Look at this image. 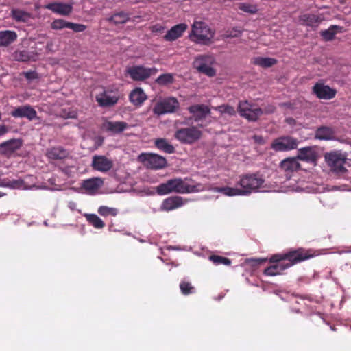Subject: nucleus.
<instances>
[{"instance_id":"1","label":"nucleus","mask_w":351,"mask_h":351,"mask_svg":"<svg viewBox=\"0 0 351 351\" xmlns=\"http://www.w3.org/2000/svg\"><path fill=\"white\" fill-rule=\"evenodd\" d=\"M214 191L227 196H246L253 193L299 191L297 189H283L277 185L267 184L263 175L258 173H245L240 176L235 187H215Z\"/></svg>"},{"instance_id":"2","label":"nucleus","mask_w":351,"mask_h":351,"mask_svg":"<svg viewBox=\"0 0 351 351\" xmlns=\"http://www.w3.org/2000/svg\"><path fill=\"white\" fill-rule=\"evenodd\" d=\"M304 250L299 249L290 251L287 253L277 254L270 258V262L274 264L264 270L266 276H274L280 275L282 272L293 265L312 257Z\"/></svg>"},{"instance_id":"3","label":"nucleus","mask_w":351,"mask_h":351,"mask_svg":"<svg viewBox=\"0 0 351 351\" xmlns=\"http://www.w3.org/2000/svg\"><path fill=\"white\" fill-rule=\"evenodd\" d=\"M206 186L201 183L188 182L181 178H175L160 184L156 187V192L160 195L169 193H198L206 190Z\"/></svg>"},{"instance_id":"4","label":"nucleus","mask_w":351,"mask_h":351,"mask_svg":"<svg viewBox=\"0 0 351 351\" xmlns=\"http://www.w3.org/2000/svg\"><path fill=\"white\" fill-rule=\"evenodd\" d=\"M189 37L191 41L195 43L208 45L214 37V32L205 23L194 21Z\"/></svg>"},{"instance_id":"5","label":"nucleus","mask_w":351,"mask_h":351,"mask_svg":"<svg viewBox=\"0 0 351 351\" xmlns=\"http://www.w3.org/2000/svg\"><path fill=\"white\" fill-rule=\"evenodd\" d=\"M325 160L331 170L337 173H343L346 171L344 165L346 162V156L341 152L335 151L325 154Z\"/></svg>"},{"instance_id":"6","label":"nucleus","mask_w":351,"mask_h":351,"mask_svg":"<svg viewBox=\"0 0 351 351\" xmlns=\"http://www.w3.org/2000/svg\"><path fill=\"white\" fill-rule=\"evenodd\" d=\"M157 72L158 69L155 67L148 68L143 65H132L125 69V73L134 81H143Z\"/></svg>"},{"instance_id":"7","label":"nucleus","mask_w":351,"mask_h":351,"mask_svg":"<svg viewBox=\"0 0 351 351\" xmlns=\"http://www.w3.org/2000/svg\"><path fill=\"white\" fill-rule=\"evenodd\" d=\"M175 138L182 143L192 144L202 136V132L195 126L178 129L175 133Z\"/></svg>"},{"instance_id":"8","label":"nucleus","mask_w":351,"mask_h":351,"mask_svg":"<svg viewBox=\"0 0 351 351\" xmlns=\"http://www.w3.org/2000/svg\"><path fill=\"white\" fill-rule=\"evenodd\" d=\"M179 102L176 98L169 97L160 99L153 108L154 114L160 116L174 112L179 108Z\"/></svg>"},{"instance_id":"9","label":"nucleus","mask_w":351,"mask_h":351,"mask_svg":"<svg viewBox=\"0 0 351 351\" xmlns=\"http://www.w3.org/2000/svg\"><path fill=\"white\" fill-rule=\"evenodd\" d=\"M238 111L241 117L251 121H256L263 114L262 108L249 103L247 101H242L239 103Z\"/></svg>"},{"instance_id":"10","label":"nucleus","mask_w":351,"mask_h":351,"mask_svg":"<svg viewBox=\"0 0 351 351\" xmlns=\"http://www.w3.org/2000/svg\"><path fill=\"white\" fill-rule=\"evenodd\" d=\"M215 58L212 56H199L194 61V66L200 73H204L209 77L215 75V71L212 67Z\"/></svg>"},{"instance_id":"11","label":"nucleus","mask_w":351,"mask_h":351,"mask_svg":"<svg viewBox=\"0 0 351 351\" xmlns=\"http://www.w3.org/2000/svg\"><path fill=\"white\" fill-rule=\"evenodd\" d=\"M139 159L145 166L152 169H160L167 165L166 159L156 154H142Z\"/></svg>"},{"instance_id":"12","label":"nucleus","mask_w":351,"mask_h":351,"mask_svg":"<svg viewBox=\"0 0 351 351\" xmlns=\"http://www.w3.org/2000/svg\"><path fill=\"white\" fill-rule=\"evenodd\" d=\"M95 99L99 106L103 108L110 107L117 103L119 95L116 91L104 90L102 93L97 94Z\"/></svg>"},{"instance_id":"13","label":"nucleus","mask_w":351,"mask_h":351,"mask_svg":"<svg viewBox=\"0 0 351 351\" xmlns=\"http://www.w3.org/2000/svg\"><path fill=\"white\" fill-rule=\"evenodd\" d=\"M11 115L15 118H25L29 121L40 120L36 110L28 104L16 107L11 112Z\"/></svg>"},{"instance_id":"14","label":"nucleus","mask_w":351,"mask_h":351,"mask_svg":"<svg viewBox=\"0 0 351 351\" xmlns=\"http://www.w3.org/2000/svg\"><path fill=\"white\" fill-rule=\"evenodd\" d=\"M298 146V141L290 136H284L275 140L271 147L276 152H286L294 149Z\"/></svg>"},{"instance_id":"15","label":"nucleus","mask_w":351,"mask_h":351,"mask_svg":"<svg viewBox=\"0 0 351 351\" xmlns=\"http://www.w3.org/2000/svg\"><path fill=\"white\" fill-rule=\"evenodd\" d=\"M313 93L321 99L328 100L334 98L336 95V90L330 88L323 83H317L313 87Z\"/></svg>"},{"instance_id":"16","label":"nucleus","mask_w":351,"mask_h":351,"mask_svg":"<svg viewBox=\"0 0 351 351\" xmlns=\"http://www.w3.org/2000/svg\"><path fill=\"white\" fill-rule=\"evenodd\" d=\"M112 160L104 156L97 155L93 157L92 167L98 171L107 172L112 169Z\"/></svg>"},{"instance_id":"17","label":"nucleus","mask_w":351,"mask_h":351,"mask_svg":"<svg viewBox=\"0 0 351 351\" xmlns=\"http://www.w3.org/2000/svg\"><path fill=\"white\" fill-rule=\"evenodd\" d=\"M103 184L104 181L101 178H92L84 180L82 184V187L86 193L88 195H95L98 192Z\"/></svg>"},{"instance_id":"18","label":"nucleus","mask_w":351,"mask_h":351,"mask_svg":"<svg viewBox=\"0 0 351 351\" xmlns=\"http://www.w3.org/2000/svg\"><path fill=\"white\" fill-rule=\"evenodd\" d=\"M298 160L314 164L317 158L316 149L313 147H306L298 150L297 156Z\"/></svg>"},{"instance_id":"19","label":"nucleus","mask_w":351,"mask_h":351,"mask_svg":"<svg viewBox=\"0 0 351 351\" xmlns=\"http://www.w3.org/2000/svg\"><path fill=\"white\" fill-rule=\"evenodd\" d=\"M323 18L319 15H316L311 13H304L299 16V23L300 25L310 27L311 28H316L319 23L322 21Z\"/></svg>"},{"instance_id":"20","label":"nucleus","mask_w":351,"mask_h":351,"mask_svg":"<svg viewBox=\"0 0 351 351\" xmlns=\"http://www.w3.org/2000/svg\"><path fill=\"white\" fill-rule=\"evenodd\" d=\"M45 8L62 16L69 15L73 10L71 4L57 2L47 4Z\"/></svg>"},{"instance_id":"21","label":"nucleus","mask_w":351,"mask_h":351,"mask_svg":"<svg viewBox=\"0 0 351 351\" xmlns=\"http://www.w3.org/2000/svg\"><path fill=\"white\" fill-rule=\"evenodd\" d=\"M189 112L193 115L195 121H197L206 117L210 110L208 106L204 104H195L188 108Z\"/></svg>"},{"instance_id":"22","label":"nucleus","mask_w":351,"mask_h":351,"mask_svg":"<svg viewBox=\"0 0 351 351\" xmlns=\"http://www.w3.org/2000/svg\"><path fill=\"white\" fill-rule=\"evenodd\" d=\"M184 204V201L182 197L180 196H173L163 200L160 206V210L164 211H170L180 208Z\"/></svg>"},{"instance_id":"23","label":"nucleus","mask_w":351,"mask_h":351,"mask_svg":"<svg viewBox=\"0 0 351 351\" xmlns=\"http://www.w3.org/2000/svg\"><path fill=\"white\" fill-rule=\"evenodd\" d=\"M187 28L188 25L186 23H180L174 25L167 31L164 36V39L167 41H174L181 37Z\"/></svg>"},{"instance_id":"24","label":"nucleus","mask_w":351,"mask_h":351,"mask_svg":"<svg viewBox=\"0 0 351 351\" xmlns=\"http://www.w3.org/2000/svg\"><path fill=\"white\" fill-rule=\"evenodd\" d=\"M128 127V124L124 121H105L102 125V129L104 131L112 134H118Z\"/></svg>"},{"instance_id":"25","label":"nucleus","mask_w":351,"mask_h":351,"mask_svg":"<svg viewBox=\"0 0 351 351\" xmlns=\"http://www.w3.org/2000/svg\"><path fill=\"white\" fill-rule=\"evenodd\" d=\"M69 154V151L62 146L50 147L46 152V156L52 160H62L66 158Z\"/></svg>"},{"instance_id":"26","label":"nucleus","mask_w":351,"mask_h":351,"mask_svg":"<svg viewBox=\"0 0 351 351\" xmlns=\"http://www.w3.org/2000/svg\"><path fill=\"white\" fill-rule=\"evenodd\" d=\"M22 146L21 139H11L0 144V149L6 154L13 153Z\"/></svg>"},{"instance_id":"27","label":"nucleus","mask_w":351,"mask_h":351,"mask_svg":"<svg viewBox=\"0 0 351 351\" xmlns=\"http://www.w3.org/2000/svg\"><path fill=\"white\" fill-rule=\"evenodd\" d=\"M17 34L14 31H0V47H5L13 43L17 39Z\"/></svg>"},{"instance_id":"28","label":"nucleus","mask_w":351,"mask_h":351,"mask_svg":"<svg viewBox=\"0 0 351 351\" xmlns=\"http://www.w3.org/2000/svg\"><path fill=\"white\" fill-rule=\"evenodd\" d=\"M129 98L132 104L140 106L147 99V95L141 88H136L130 93Z\"/></svg>"},{"instance_id":"29","label":"nucleus","mask_w":351,"mask_h":351,"mask_svg":"<svg viewBox=\"0 0 351 351\" xmlns=\"http://www.w3.org/2000/svg\"><path fill=\"white\" fill-rule=\"evenodd\" d=\"M280 168L287 173L297 171L300 168V163L297 158H287L280 163ZM287 176L288 174L286 175Z\"/></svg>"},{"instance_id":"30","label":"nucleus","mask_w":351,"mask_h":351,"mask_svg":"<svg viewBox=\"0 0 351 351\" xmlns=\"http://www.w3.org/2000/svg\"><path fill=\"white\" fill-rule=\"evenodd\" d=\"M13 58L16 61L27 62L29 60L35 61L37 58V54L34 51L27 50L16 51L12 54Z\"/></svg>"},{"instance_id":"31","label":"nucleus","mask_w":351,"mask_h":351,"mask_svg":"<svg viewBox=\"0 0 351 351\" xmlns=\"http://www.w3.org/2000/svg\"><path fill=\"white\" fill-rule=\"evenodd\" d=\"M12 18L17 22L27 23L31 19V14L19 9H13L11 11Z\"/></svg>"},{"instance_id":"32","label":"nucleus","mask_w":351,"mask_h":351,"mask_svg":"<svg viewBox=\"0 0 351 351\" xmlns=\"http://www.w3.org/2000/svg\"><path fill=\"white\" fill-rule=\"evenodd\" d=\"M24 182H23V178H17V179H5L3 180L2 186L10 188L11 189H19L24 190Z\"/></svg>"},{"instance_id":"33","label":"nucleus","mask_w":351,"mask_h":351,"mask_svg":"<svg viewBox=\"0 0 351 351\" xmlns=\"http://www.w3.org/2000/svg\"><path fill=\"white\" fill-rule=\"evenodd\" d=\"M36 178L32 175H27L23 178L24 182V190L30 189H47L45 186H37L36 185Z\"/></svg>"},{"instance_id":"34","label":"nucleus","mask_w":351,"mask_h":351,"mask_svg":"<svg viewBox=\"0 0 351 351\" xmlns=\"http://www.w3.org/2000/svg\"><path fill=\"white\" fill-rule=\"evenodd\" d=\"M155 145L159 149L167 154H172L175 152L174 147L165 138H158L155 141Z\"/></svg>"},{"instance_id":"35","label":"nucleus","mask_w":351,"mask_h":351,"mask_svg":"<svg viewBox=\"0 0 351 351\" xmlns=\"http://www.w3.org/2000/svg\"><path fill=\"white\" fill-rule=\"evenodd\" d=\"M315 137L320 140H329L333 137V131L329 127H321L315 132Z\"/></svg>"},{"instance_id":"36","label":"nucleus","mask_w":351,"mask_h":351,"mask_svg":"<svg viewBox=\"0 0 351 351\" xmlns=\"http://www.w3.org/2000/svg\"><path fill=\"white\" fill-rule=\"evenodd\" d=\"M253 62L254 64L261 67L269 68L275 64L276 60L271 58L256 57L253 59Z\"/></svg>"},{"instance_id":"37","label":"nucleus","mask_w":351,"mask_h":351,"mask_svg":"<svg viewBox=\"0 0 351 351\" xmlns=\"http://www.w3.org/2000/svg\"><path fill=\"white\" fill-rule=\"evenodd\" d=\"M84 217L88 222L95 228L101 229L105 226L104 221L95 214H85Z\"/></svg>"},{"instance_id":"38","label":"nucleus","mask_w":351,"mask_h":351,"mask_svg":"<svg viewBox=\"0 0 351 351\" xmlns=\"http://www.w3.org/2000/svg\"><path fill=\"white\" fill-rule=\"evenodd\" d=\"M342 27L337 25H332L328 29L322 31L321 33L322 36L326 40H331L335 37L337 32H341Z\"/></svg>"},{"instance_id":"39","label":"nucleus","mask_w":351,"mask_h":351,"mask_svg":"<svg viewBox=\"0 0 351 351\" xmlns=\"http://www.w3.org/2000/svg\"><path fill=\"white\" fill-rule=\"evenodd\" d=\"M129 19L130 17L128 14L120 12L112 15L108 19V20L114 24H123L126 23Z\"/></svg>"},{"instance_id":"40","label":"nucleus","mask_w":351,"mask_h":351,"mask_svg":"<svg viewBox=\"0 0 351 351\" xmlns=\"http://www.w3.org/2000/svg\"><path fill=\"white\" fill-rule=\"evenodd\" d=\"M173 81L174 75L172 73L162 74L156 80V82L162 86H166L172 84Z\"/></svg>"},{"instance_id":"41","label":"nucleus","mask_w":351,"mask_h":351,"mask_svg":"<svg viewBox=\"0 0 351 351\" xmlns=\"http://www.w3.org/2000/svg\"><path fill=\"white\" fill-rule=\"evenodd\" d=\"M98 213L103 217H107L109 215L115 217L118 214V209L106 206H101L98 208Z\"/></svg>"},{"instance_id":"42","label":"nucleus","mask_w":351,"mask_h":351,"mask_svg":"<svg viewBox=\"0 0 351 351\" xmlns=\"http://www.w3.org/2000/svg\"><path fill=\"white\" fill-rule=\"evenodd\" d=\"M214 109L218 111L221 114H227L228 116H234L236 114L234 108L229 105H221L215 107Z\"/></svg>"},{"instance_id":"43","label":"nucleus","mask_w":351,"mask_h":351,"mask_svg":"<svg viewBox=\"0 0 351 351\" xmlns=\"http://www.w3.org/2000/svg\"><path fill=\"white\" fill-rule=\"evenodd\" d=\"M69 22L64 19H56L51 23V27L55 30H60L64 28H69Z\"/></svg>"},{"instance_id":"44","label":"nucleus","mask_w":351,"mask_h":351,"mask_svg":"<svg viewBox=\"0 0 351 351\" xmlns=\"http://www.w3.org/2000/svg\"><path fill=\"white\" fill-rule=\"evenodd\" d=\"M209 260L217 265L221 264L229 265L231 263V261L229 258L217 255H212L209 256Z\"/></svg>"},{"instance_id":"45","label":"nucleus","mask_w":351,"mask_h":351,"mask_svg":"<svg viewBox=\"0 0 351 351\" xmlns=\"http://www.w3.org/2000/svg\"><path fill=\"white\" fill-rule=\"evenodd\" d=\"M239 8L247 13L249 14H255L258 11L257 6L256 5L247 3H241L239 5Z\"/></svg>"},{"instance_id":"46","label":"nucleus","mask_w":351,"mask_h":351,"mask_svg":"<svg viewBox=\"0 0 351 351\" xmlns=\"http://www.w3.org/2000/svg\"><path fill=\"white\" fill-rule=\"evenodd\" d=\"M180 288L184 295L193 293L195 288L188 282L182 281L180 284Z\"/></svg>"},{"instance_id":"47","label":"nucleus","mask_w":351,"mask_h":351,"mask_svg":"<svg viewBox=\"0 0 351 351\" xmlns=\"http://www.w3.org/2000/svg\"><path fill=\"white\" fill-rule=\"evenodd\" d=\"M69 29H72L75 32H82L86 29V26L83 24L69 22Z\"/></svg>"},{"instance_id":"48","label":"nucleus","mask_w":351,"mask_h":351,"mask_svg":"<svg viewBox=\"0 0 351 351\" xmlns=\"http://www.w3.org/2000/svg\"><path fill=\"white\" fill-rule=\"evenodd\" d=\"M60 115L64 119H74L77 117V112L73 110L64 109Z\"/></svg>"},{"instance_id":"49","label":"nucleus","mask_w":351,"mask_h":351,"mask_svg":"<svg viewBox=\"0 0 351 351\" xmlns=\"http://www.w3.org/2000/svg\"><path fill=\"white\" fill-rule=\"evenodd\" d=\"M308 192L313 193H322L324 191V186L322 185H317L315 186H307L306 187Z\"/></svg>"},{"instance_id":"50","label":"nucleus","mask_w":351,"mask_h":351,"mask_svg":"<svg viewBox=\"0 0 351 351\" xmlns=\"http://www.w3.org/2000/svg\"><path fill=\"white\" fill-rule=\"evenodd\" d=\"M24 76L29 80L38 78V73L34 71H29L24 73Z\"/></svg>"},{"instance_id":"51","label":"nucleus","mask_w":351,"mask_h":351,"mask_svg":"<svg viewBox=\"0 0 351 351\" xmlns=\"http://www.w3.org/2000/svg\"><path fill=\"white\" fill-rule=\"evenodd\" d=\"M262 110H263V114H267L273 113L275 111L276 108L273 105H269Z\"/></svg>"},{"instance_id":"52","label":"nucleus","mask_w":351,"mask_h":351,"mask_svg":"<svg viewBox=\"0 0 351 351\" xmlns=\"http://www.w3.org/2000/svg\"><path fill=\"white\" fill-rule=\"evenodd\" d=\"M252 138L255 143H256L259 145H263L265 143V141L261 136L254 135V136H253Z\"/></svg>"},{"instance_id":"53","label":"nucleus","mask_w":351,"mask_h":351,"mask_svg":"<svg viewBox=\"0 0 351 351\" xmlns=\"http://www.w3.org/2000/svg\"><path fill=\"white\" fill-rule=\"evenodd\" d=\"M165 27L160 25H156L152 27V32H160L163 31Z\"/></svg>"},{"instance_id":"54","label":"nucleus","mask_w":351,"mask_h":351,"mask_svg":"<svg viewBox=\"0 0 351 351\" xmlns=\"http://www.w3.org/2000/svg\"><path fill=\"white\" fill-rule=\"evenodd\" d=\"M8 128L5 125H0V136L8 132Z\"/></svg>"},{"instance_id":"55","label":"nucleus","mask_w":351,"mask_h":351,"mask_svg":"<svg viewBox=\"0 0 351 351\" xmlns=\"http://www.w3.org/2000/svg\"><path fill=\"white\" fill-rule=\"evenodd\" d=\"M68 206L71 210H77V204L74 202H69L68 203Z\"/></svg>"},{"instance_id":"56","label":"nucleus","mask_w":351,"mask_h":351,"mask_svg":"<svg viewBox=\"0 0 351 351\" xmlns=\"http://www.w3.org/2000/svg\"><path fill=\"white\" fill-rule=\"evenodd\" d=\"M286 122L290 125H293L295 123V120L293 118H287Z\"/></svg>"},{"instance_id":"57","label":"nucleus","mask_w":351,"mask_h":351,"mask_svg":"<svg viewBox=\"0 0 351 351\" xmlns=\"http://www.w3.org/2000/svg\"><path fill=\"white\" fill-rule=\"evenodd\" d=\"M234 32H235V33L234 34H232V33H231L232 36H237L238 35H240L241 33V30H239V29H235Z\"/></svg>"},{"instance_id":"58","label":"nucleus","mask_w":351,"mask_h":351,"mask_svg":"<svg viewBox=\"0 0 351 351\" xmlns=\"http://www.w3.org/2000/svg\"><path fill=\"white\" fill-rule=\"evenodd\" d=\"M252 261L255 262L257 264H260V263H263V260H261V259H253Z\"/></svg>"},{"instance_id":"59","label":"nucleus","mask_w":351,"mask_h":351,"mask_svg":"<svg viewBox=\"0 0 351 351\" xmlns=\"http://www.w3.org/2000/svg\"><path fill=\"white\" fill-rule=\"evenodd\" d=\"M2 182H3V180H1L0 179V186H2Z\"/></svg>"},{"instance_id":"60","label":"nucleus","mask_w":351,"mask_h":351,"mask_svg":"<svg viewBox=\"0 0 351 351\" xmlns=\"http://www.w3.org/2000/svg\"><path fill=\"white\" fill-rule=\"evenodd\" d=\"M0 197H1V195H0Z\"/></svg>"}]
</instances>
